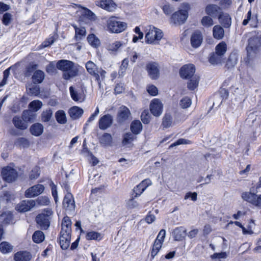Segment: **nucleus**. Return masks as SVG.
Masks as SVG:
<instances>
[{
	"label": "nucleus",
	"mask_w": 261,
	"mask_h": 261,
	"mask_svg": "<svg viewBox=\"0 0 261 261\" xmlns=\"http://www.w3.org/2000/svg\"><path fill=\"white\" fill-rule=\"evenodd\" d=\"M71 221L66 216L64 217L61 224V230L59 243L62 249L66 250L68 248L70 244L71 232Z\"/></svg>",
	"instance_id": "obj_1"
},
{
	"label": "nucleus",
	"mask_w": 261,
	"mask_h": 261,
	"mask_svg": "<svg viewBox=\"0 0 261 261\" xmlns=\"http://www.w3.org/2000/svg\"><path fill=\"white\" fill-rule=\"evenodd\" d=\"M57 69L63 71L62 77L66 80H69L77 75L79 69L75 64L67 60H61L56 63Z\"/></svg>",
	"instance_id": "obj_2"
},
{
	"label": "nucleus",
	"mask_w": 261,
	"mask_h": 261,
	"mask_svg": "<svg viewBox=\"0 0 261 261\" xmlns=\"http://www.w3.org/2000/svg\"><path fill=\"white\" fill-rule=\"evenodd\" d=\"M88 72L95 78L99 85L106 77V71L101 68L98 67L94 62L89 61L85 65Z\"/></svg>",
	"instance_id": "obj_3"
},
{
	"label": "nucleus",
	"mask_w": 261,
	"mask_h": 261,
	"mask_svg": "<svg viewBox=\"0 0 261 261\" xmlns=\"http://www.w3.org/2000/svg\"><path fill=\"white\" fill-rule=\"evenodd\" d=\"M190 9V6L188 3H183L181 5L180 9L174 13L171 17V20L174 24L184 23L188 17V11Z\"/></svg>",
	"instance_id": "obj_4"
},
{
	"label": "nucleus",
	"mask_w": 261,
	"mask_h": 261,
	"mask_svg": "<svg viewBox=\"0 0 261 261\" xmlns=\"http://www.w3.org/2000/svg\"><path fill=\"white\" fill-rule=\"evenodd\" d=\"M53 215L51 209L45 208L36 218L37 224L42 229H47L50 225V220Z\"/></svg>",
	"instance_id": "obj_5"
},
{
	"label": "nucleus",
	"mask_w": 261,
	"mask_h": 261,
	"mask_svg": "<svg viewBox=\"0 0 261 261\" xmlns=\"http://www.w3.org/2000/svg\"><path fill=\"white\" fill-rule=\"evenodd\" d=\"M108 30L112 33H120L127 28L125 22L118 21L115 17H111L107 21Z\"/></svg>",
	"instance_id": "obj_6"
},
{
	"label": "nucleus",
	"mask_w": 261,
	"mask_h": 261,
	"mask_svg": "<svg viewBox=\"0 0 261 261\" xmlns=\"http://www.w3.org/2000/svg\"><path fill=\"white\" fill-rule=\"evenodd\" d=\"M163 36L162 31L154 27L150 26L145 35V42L148 44H158Z\"/></svg>",
	"instance_id": "obj_7"
},
{
	"label": "nucleus",
	"mask_w": 261,
	"mask_h": 261,
	"mask_svg": "<svg viewBox=\"0 0 261 261\" xmlns=\"http://www.w3.org/2000/svg\"><path fill=\"white\" fill-rule=\"evenodd\" d=\"M146 70L147 72L148 76L153 80H157L159 78L160 66L158 63L156 62H149L146 64Z\"/></svg>",
	"instance_id": "obj_8"
},
{
	"label": "nucleus",
	"mask_w": 261,
	"mask_h": 261,
	"mask_svg": "<svg viewBox=\"0 0 261 261\" xmlns=\"http://www.w3.org/2000/svg\"><path fill=\"white\" fill-rule=\"evenodd\" d=\"M246 49L249 55H250L252 51L256 53L261 50V37L256 36L250 38Z\"/></svg>",
	"instance_id": "obj_9"
},
{
	"label": "nucleus",
	"mask_w": 261,
	"mask_h": 261,
	"mask_svg": "<svg viewBox=\"0 0 261 261\" xmlns=\"http://www.w3.org/2000/svg\"><path fill=\"white\" fill-rule=\"evenodd\" d=\"M2 175L5 180L9 182H11L16 179L18 174L15 169L7 166L2 169Z\"/></svg>",
	"instance_id": "obj_10"
},
{
	"label": "nucleus",
	"mask_w": 261,
	"mask_h": 261,
	"mask_svg": "<svg viewBox=\"0 0 261 261\" xmlns=\"http://www.w3.org/2000/svg\"><path fill=\"white\" fill-rule=\"evenodd\" d=\"M149 108L151 113L154 116L159 117L163 113V105L159 99L154 98L151 100Z\"/></svg>",
	"instance_id": "obj_11"
},
{
	"label": "nucleus",
	"mask_w": 261,
	"mask_h": 261,
	"mask_svg": "<svg viewBox=\"0 0 261 261\" xmlns=\"http://www.w3.org/2000/svg\"><path fill=\"white\" fill-rule=\"evenodd\" d=\"M44 190V187L41 184L34 185L25 192V196L27 198H32L40 195Z\"/></svg>",
	"instance_id": "obj_12"
},
{
	"label": "nucleus",
	"mask_w": 261,
	"mask_h": 261,
	"mask_svg": "<svg viewBox=\"0 0 261 261\" xmlns=\"http://www.w3.org/2000/svg\"><path fill=\"white\" fill-rule=\"evenodd\" d=\"M195 69L194 65L187 64L183 66L180 70L179 74L183 79H188L194 76Z\"/></svg>",
	"instance_id": "obj_13"
},
{
	"label": "nucleus",
	"mask_w": 261,
	"mask_h": 261,
	"mask_svg": "<svg viewBox=\"0 0 261 261\" xmlns=\"http://www.w3.org/2000/svg\"><path fill=\"white\" fill-rule=\"evenodd\" d=\"M36 205V202L34 200H23L18 203L16 209L20 212H25L30 211Z\"/></svg>",
	"instance_id": "obj_14"
},
{
	"label": "nucleus",
	"mask_w": 261,
	"mask_h": 261,
	"mask_svg": "<svg viewBox=\"0 0 261 261\" xmlns=\"http://www.w3.org/2000/svg\"><path fill=\"white\" fill-rule=\"evenodd\" d=\"M96 5L109 12H113L116 9V4L113 0H98Z\"/></svg>",
	"instance_id": "obj_15"
},
{
	"label": "nucleus",
	"mask_w": 261,
	"mask_h": 261,
	"mask_svg": "<svg viewBox=\"0 0 261 261\" xmlns=\"http://www.w3.org/2000/svg\"><path fill=\"white\" fill-rule=\"evenodd\" d=\"M63 205L66 211L72 212L74 210L75 206L74 200L70 193L67 192L65 195L63 201Z\"/></svg>",
	"instance_id": "obj_16"
},
{
	"label": "nucleus",
	"mask_w": 261,
	"mask_h": 261,
	"mask_svg": "<svg viewBox=\"0 0 261 261\" xmlns=\"http://www.w3.org/2000/svg\"><path fill=\"white\" fill-rule=\"evenodd\" d=\"M205 13L213 18L218 17L222 12L221 7L217 5L209 4L205 9Z\"/></svg>",
	"instance_id": "obj_17"
},
{
	"label": "nucleus",
	"mask_w": 261,
	"mask_h": 261,
	"mask_svg": "<svg viewBox=\"0 0 261 261\" xmlns=\"http://www.w3.org/2000/svg\"><path fill=\"white\" fill-rule=\"evenodd\" d=\"M113 121V117L110 114L103 115L99 120V128L102 130L106 129L112 125Z\"/></svg>",
	"instance_id": "obj_18"
},
{
	"label": "nucleus",
	"mask_w": 261,
	"mask_h": 261,
	"mask_svg": "<svg viewBox=\"0 0 261 261\" xmlns=\"http://www.w3.org/2000/svg\"><path fill=\"white\" fill-rule=\"evenodd\" d=\"M151 184V181L149 179H145L143 180L140 184L134 188V197H137L141 195L145 190Z\"/></svg>",
	"instance_id": "obj_19"
},
{
	"label": "nucleus",
	"mask_w": 261,
	"mask_h": 261,
	"mask_svg": "<svg viewBox=\"0 0 261 261\" xmlns=\"http://www.w3.org/2000/svg\"><path fill=\"white\" fill-rule=\"evenodd\" d=\"M69 92L73 100L81 102L84 100L85 95L82 89H74L72 86H71L69 88Z\"/></svg>",
	"instance_id": "obj_20"
},
{
	"label": "nucleus",
	"mask_w": 261,
	"mask_h": 261,
	"mask_svg": "<svg viewBox=\"0 0 261 261\" xmlns=\"http://www.w3.org/2000/svg\"><path fill=\"white\" fill-rule=\"evenodd\" d=\"M203 40V37L201 33L199 31H196L192 33L191 36V44L194 48L199 47Z\"/></svg>",
	"instance_id": "obj_21"
},
{
	"label": "nucleus",
	"mask_w": 261,
	"mask_h": 261,
	"mask_svg": "<svg viewBox=\"0 0 261 261\" xmlns=\"http://www.w3.org/2000/svg\"><path fill=\"white\" fill-rule=\"evenodd\" d=\"M130 116V112L129 109L125 106H122L118 110L117 121L119 123L124 122L128 119Z\"/></svg>",
	"instance_id": "obj_22"
},
{
	"label": "nucleus",
	"mask_w": 261,
	"mask_h": 261,
	"mask_svg": "<svg viewBox=\"0 0 261 261\" xmlns=\"http://www.w3.org/2000/svg\"><path fill=\"white\" fill-rule=\"evenodd\" d=\"M32 258V254L27 251H19L15 253V261H30Z\"/></svg>",
	"instance_id": "obj_23"
},
{
	"label": "nucleus",
	"mask_w": 261,
	"mask_h": 261,
	"mask_svg": "<svg viewBox=\"0 0 261 261\" xmlns=\"http://www.w3.org/2000/svg\"><path fill=\"white\" fill-rule=\"evenodd\" d=\"M219 22L225 28H229L231 24V18L230 15L223 12L220 14L218 17Z\"/></svg>",
	"instance_id": "obj_24"
},
{
	"label": "nucleus",
	"mask_w": 261,
	"mask_h": 261,
	"mask_svg": "<svg viewBox=\"0 0 261 261\" xmlns=\"http://www.w3.org/2000/svg\"><path fill=\"white\" fill-rule=\"evenodd\" d=\"M173 237L176 241L182 240L187 235V231L182 227L176 228L173 232Z\"/></svg>",
	"instance_id": "obj_25"
},
{
	"label": "nucleus",
	"mask_w": 261,
	"mask_h": 261,
	"mask_svg": "<svg viewBox=\"0 0 261 261\" xmlns=\"http://www.w3.org/2000/svg\"><path fill=\"white\" fill-rule=\"evenodd\" d=\"M81 153L84 156L87 158L88 161L91 163L92 166H95L99 163L98 160L88 150V148H83Z\"/></svg>",
	"instance_id": "obj_26"
},
{
	"label": "nucleus",
	"mask_w": 261,
	"mask_h": 261,
	"mask_svg": "<svg viewBox=\"0 0 261 261\" xmlns=\"http://www.w3.org/2000/svg\"><path fill=\"white\" fill-rule=\"evenodd\" d=\"M12 220L13 215L12 212L9 211L3 212L0 215V223L2 224H9Z\"/></svg>",
	"instance_id": "obj_27"
},
{
	"label": "nucleus",
	"mask_w": 261,
	"mask_h": 261,
	"mask_svg": "<svg viewBox=\"0 0 261 261\" xmlns=\"http://www.w3.org/2000/svg\"><path fill=\"white\" fill-rule=\"evenodd\" d=\"M84 113L82 109L74 106L70 108L69 110V114L72 119H76L82 116Z\"/></svg>",
	"instance_id": "obj_28"
},
{
	"label": "nucleus",
	"mask_w": 261,
	"mask_h": 261,
	"mask_svg": "<svg viewBox=\"0 0 261 261\" xmlns=\"http://www.w3.org/2000/svg\"><path fill=\"white\" fill-rule=\"evenodd\" d=\"M30 132L35 136H39L43 132V126L39 123L33 124L30 127Z\"/></svg>",
	"instance_id": "obj_29"
},
{
	"label": "nucleus",
	"mask_w": 261,
	"mask_h": 261,
	"mask_svg": "<svg viewBox=\"0 0 261 261\" xmlns=\"http://www.w3.org/2000/svg\"><path fill=\"white\" fill-rule=\"evenodd\" d=\"M13 123L16 128L22 130L26 129L28 126L25 121L18 116H15L13 118Z\"/></svg>",
	"instance_id": "obj_30"
},
{
	"label": "nucleus",
	"mask_w": 261,
	"mask_h": 261,
	"mask_svg": "<svg viewBox=\"0 0 261 261\" xmlns=\"http://www.w3.org/2000/svg\"><path fill=\"white\" fill-rule=\"evenodd\" d=\"M214 37L218 40L223 38L224 35V31L222 27L219 25H216L213 29Z\"/></svg>",
	"instance_id": "obj_31"
},
{
	"label": "nucleus",
	"mask_w": 261,
	"mask_h": 261,
	"mask_svg": "<svg viewBox=\"0 0 261 261\" xmlns=\"http://www.w3.org/2000/svg\"><path fill=\"white\" fill-rule=\"evenodd\" d=\"M238 55L236 53H231L226 62V66L227 68H233L238 62Z\"/></svg>",
	"instance_id": "obj_32"
},
{
	"label": "nucleus",
	"mask_w": 261,
	"mask_h": 261,
	"mask_svg": "<svg viewBox=\"0 0 261 261\" xmlns=\"http://www.w3.org/2000/svg\"><path fill=\"white\" fill-rule=\"evenodd\" d=\"M44 79V73L42 71L40 70L35 71L32 75L33 82L35 84L41 83L43 82Z\"/></svg>",
	"instance_id": "obj_33"
},
{
	"label": "nucleus",
	"mask_w": 261,
	"mask_h": 261,
	"mask_svg": "<svg viewBox=\"0 0 261 261\" xmlns=\"http://www.w3.org/2000/svg\"><path fill=\"white\" fill-rule=\"evenodd\" d=\"M142 129V125L139 120L133 121L130 125V129L134 134H139Z\"/></svg>",
	"instance_id": "obj_34"
},
{
	"label": "nucleus",
	"mask_w": 261,
	"mask_h": 261,
	"mask_svg": "<svg viewBox=\"0 0 261 261\" xmlns=\"http://www.w3.org/2000/svg\"><path fill=\"white\" fill-rule=\"evenodd\" d=\"M13 246L7 242H3L0 244V251L3 254H7L12 251Z\"/></svg>",
	"instance_id": "obj_35"
},
{
	"label": "nucleus",
	"mask_w": 261,
	"mask_h": 261,
	"mask_svg": "<svg viewBox=\"0 0 261 261\" xmlns=\"http://www.w3.org/2000/svg\"><path fill=\"white\" fill-rule=\"evenodd\" d=\"M227 50V45L224 41H222L216 45L215 47V53L224 56Z\"/></svg>",
	"instance_id": "obj_36"
},
{
	"label": "nucleus",
	"mask_w": 261,
	"mask_h": 261,
	"mask_svg": "<svg viewBox=\"0 0 261 261\" xmlns=\"http://www.w3.org/2000/svg\"><path fill=\"white\" fill-rule=\"evenodd\" d=\"M55 117L59 123L64 124L67 122L65 113L63 110L58 111L55 114Z\"/></svg>",
	"instance_id": "obj_37"
},
{
	"label": "nucleus",
	"mask_w": 261,
	"mask_h": 261,
	"mask_svg": "<svg viewBox=\"0 0 261 261\" xmlns=\"http://www.w3.org/2000/svg\"><path fill=\"white\" fill-rule=\"evenodd\" d=\"M199 84V79L196 75L190 77V80L188 83V88L190 90H193L196 88Z\"/></svg>",
	"instance_id": "obj_38"
},
{
	"label": "nucleus",
	"mask_w": 261,
	"mask_h": 261,
	"mask_svg": "<svg viewBox=\"0 0 261 261\" xmlns=\"http://www.w3.org/2000/svg\"><path fill=\"white\" fill-rule=\"evenodd\" d=\"M45 236L43 232L40 230L36 231L32 236L33 241L36 243H40L44 240Z\"/></svg>",
	"instance_id": "obj_39"
},
{
	"label": "nucleus",
	"mask_w": 261,
	"mask_h": 261,
	"mask_svg": "<svg viewBox=\"0 0 261 261\" xmlns=\"http://www.w3.org/2000/svg\"><path fill=\"white\" fill-rule=\"evenodd\" d=\"M35 115L33 112L29 110H25L23 112L22 115V119L27 123L33 121L35 118Z\"/></svg>",
	"instance_id": "obj_40"
},
{
	"label": "nucleus",
	"mask_w": 261,
	"mask_h": 261,
	"mask_svg": "<svg viewBox=\"0 0 261 261\" xmlns=\"http://www.w3.org/2000/svg\"><path fill=\"white\" fill-rule=\"evenodd\" d=\"M222 56L215 53H212L210 57L209 62L213 65H216L221 63Z\"/></svg>",
	"instance_id": "obj_41"
},
{
	"label": "nucleus",
	"mask_w": 261,
	"mask_h": 261,
	"mask_svg": "<svg viewBox=\"0 0 261 261\" xmlns=\"http://www.w3.org/2000/svg\"><path fill=\"white\" fill-rule=\"evenodd\" d=\"M255 197L256 194L249 192H243L241 195V197L244 200L246 201L251 204H252L254 198Z\"/></svg>",
	"instance_id": "obj_42"
},
{
	"label": "nucleus",
	"mask_w": 261,
	"mask_h": 261,
	"mask_svg": "<svg viewBox=\"0 0 261 261\" xmlns=\"http://www.w3.org/2000/svg\"><path fill=\"white\" fill-rule=\"evenodd\" d=\"M86 238L88 240H100L102 238V237L100 233L92 231L87 233Z\"/></svg>",
	"instance_id": "obj_43"
},
{
	"label": "nucleus",
	"mask_w": 261,
	"mask_h": 261,
	"mask_svg": "<svg viewBox=\"0 0 261 261\" xmlns=\"http://www.w3.org/2000/svg\"><path fill=\"white\" fill-rule=\"evenodd\" d=\"M53 116V111L48 109L43 111L41 114V120L43 122H48Z\"/></svg>",
	"instance_id": "obj_44"
},
{
	"label": "nucleus",
	"mask_w": 261,
	"mask_h": 261,
	"mask_svg": "<svg viewBox=\"0 0 261 261\" xmlns=\"http://www.w3.org/2000/svg\"><path fill=\"white\" fill-rule=\"evenodd\" d=\"M42 106V103L39 100H35L29 103V107L33 112H37Z\"/></svg>",
	"instance_id": "obj_45"
},
{
	"label": "nucleus",
	"mask_w": 261,
	"mask_h": 261,
	"mask_svg": "<svg viewBox=\"0 0 261 261\" xmlns=\"http://www.w3.org/2000/svg\"><path fill=\"white\" fill-rule=\"evenodd\" d=\"M172 124V118L170 114H166L163 117L162 125L164 127L168 128L171 126Z\"/></svg>",
	"instance_id": "obj_46"
},
{
	"label": "nucleus",
	"mask_w": 261,
	"mask_h": 261,
	"mask_svg": "<svg viewBox=\"0 0 261 261\" xmlns=\"http://www.w3.org/2000/svg\"><path fill=\"white\" fill-rule=\"evenodd\" d=\"M163 243L159 241H154L152 249L151 252V255L154 257L158 253L162 246Z\"/></svg>",
	"instance_id": "obj_47"
},
{
	"label": "nucleus",
	"mask_w": 261,
	"mask_h": 261,
	"mask_svg": "<svg viewBox=\"0 0 261 261\" xmlns=\"http://www.w3.org/2000/svg\"><path fill=\"white\" fill-rule=\"evenodd\" d=\"M201 23L203 26L206 28H209L214 24L212 17L209 15L203 17L201 20Z\"/></svg>",
	"instance_id": "obj_48"
},
{
	"label": "nucleus",
	"mask_w": 261,
	"mask_h": 261,
	"mask_svg": "<svg viewBox=\"0 0 261 261\" xmlns=\"http://www.w3.org/2000/svg\"><path fill=\"white\" fill-rule=\"evenodd\" d=\"M73 27L75 32V37L77 40L86 35V31L84 27L77 28L76 25H73Z\"/></svg>",
	"instance_id": "obj_49"
},
{
	"label": "nucleus",
	"mask_w": 261,
	"mask_h": 261,
	"mask_svg": "<svg viewBox=\"0 0 261 261\" xmlns=\"http://www.w3.org/2000/svg\"><path fill=\"white\" fill-rule=\"evenodd\" d=\"M112 141V137L111 134L105 133L100 138V141L101 144L106 145H109Z\"/></svg>",
	"instance_id": "obj_50"
},
{
	"label": "nucleus",
	"mask_w": 261,
	"mask_h": 261,
	"mask_svg": "<svg viewBox=\"0 0 261 261\" xmlns=\"http://www.w3.org/2000/svg\"><path fill=\"white\" fill-rule=\"evenodd\" d=\"M192 142L190 140L184 138H181L172 143L169 147H175L180 145H191Z\"/></svg>",
	"instance_id": "obj_51"
},
{
	"label": "nucleus",
	"mask_w": 261,
	"mask_h": 261,
	"mask_svg": "<svg viewBox=\"0 0 261 261\" xmlns=\"http://www.w3.org/2000/svg\"><path fill=\"white\" fill-rule=\"evenodd\" d=\"M87 40L89 44L94 47H97L100 44L99 39L93 34L89 35Z\"/></svg>",
	"instance_id": "obj_52"
},
{
	"label": "nucleus",
	"mask_w": 261,
	"mask_h": 261,
	"mask_svg": "<svg viewBox=\"0 0 261 261\" xmlns=\"http://www.w3.org/2000/svg\"><path fill=\"white\" fill-rule=\"evenodd\" d=\"M123 45V44L120 41H115L110 44L107 47L109 50L116 51Z\"/></svg>",
	"instance_id": "obj_53"
},
{
	"label": "nucleus",
	"mask_w": 261,
	"mask_h": 261,
	"mask_svg": "<svg viewBox=\"0 0 261 261\" xmlns=\"http://www.w3.org/2000/svg\"><path fill=\"white\" fill-rule=\"evenodd\" d=\"M36 203L40 205H48L50 203V201L48 197L47 196H41L38 197L36 201Z\"/></svg>",
	"instance_id": "obj_54"
},
{
	"label": "nucleus",
	"mask_w": 261,
	"mask_h": 261,
	"mask_svg": "<svg viewBox=\"0 0 261 261\" xmlns=\"http://www.w3.org/2000/svg\"><path fill=\"white\" fill-rule=\"evenodd\" d=\"M228 256V253L226 252H221L219 253H215L211 255V258L213 260L225 259Z\"/></svg>",
	"instance_id": "obj_55"
},
{
	"label": "nucleus",
	"mask_w": 261,
	"mask_h": 261,
	"mask_svg": "<svg viewBox=\"0 0 261 261\" xmlns=\"http://www.w3.org/2000/svg\"><path fill=\"white\" fill-rule=\"evenodd\" d=\"M191 100L188 97H184L180 101V106L183 109L189 108L191 105Z\"/></svg>",
	"instance_id": "obj_56"
},
{
	"label": "nucleus",
	"mask_w": 261,
	"mask_h": 261,
	"mask_svg": "<svg viewBox=\"0 0 261 261\" xmlns=\"http://www.w3.org/2000/svg\"><path fill=\"white\" fill-rule=\"evenodd\" d=\"M15 145L16 146L26 147L31 145V144L28 139L24 138H19L17 139L15 143Z\"/></svg>",
	"instance_id": "obj_57"
},
{
	"label": "nucleus",
	"mask_w": 261,
	"mask_h": 261,
	"mask_svg": "<svg viewBox=\"0 0 261 261\" xmlns=\"http://www.w3.org/2000/svg\"><path fill=\"white\" fill-rule=\"evenodd\" d=\"M135 198L134 195L133 196L132 198L129 199L126 202V206L128 208L133 209L138 208L139 206V203L134 200V198Z\"/></svg>",
	"instance_id": "obj_58"
},
{
	"label": "nucleus",
	"mask_w": 261,
	"mask_h": 261,
	"mask_svg": "<svg viewBox=\"0 0 261 261\" xmlns=\"http://www.w3.org/2000/svg\"><path fill=\"white\" fill-rule=\"evenodd\" d=\"M37 65L36 64H30L26 68L24 71V75L25 76H30L31 75L32 73L35 72V70L37 69Z\"/></svg>",
	"instance_id": "obj_59"
},
{
	"label": "nucleus",
	"mask_w": 261,
	"mask_h": 261,
	"mask_svg": "<svg viewBox=\"0 0 261 261\" xmlns=\"http://www.w3.org/2000/svg\"><path fill=\"white\" fill-rule=\"evenodd\" d=\"M134 139V135L131 133L126 134L123 137L122 143L123 145H126L130 144Z\"/></svg>",
	"instance_id": "obj_60"
},
{
	"label": "nucleus",
	"mask_w": 261,
	"mask_h": 261,
	"mask_svg": "<svg viewBox=\"0 0 261 261\" xmlns=\"http://www.w3.org/2000/svg\"><path fill=\"white\" fill-rule=\"evenodd\" d=\"M141 120L144 124H148L150 120V116L147 111H144L141 115Z\"/></svg>",
	"instance_id": "obj_61"
},
{
	"label": "nucleus",
	"mask_w": 261,
	"mask_h": 261,
	"mask_svg": "<svg viewBox=\"0 0 261 261\" xmlns=\"http://www.w3.org/2000/svg\"><path fill=\"white\" fill-rule=\"evenodd\" d=\"M12 19V15L9 13H6L4 14L2 22L5 25H8Z\"/></svg>",
	"instance_id": "obj_62"
},
{
	"label": "nucleus",
	"mask_w": 261,
	"mask_h": 261,
	"mask_svg": "<svg viewBox=\"0 0 261 261\" xmlns=\"http://www.w3.org/2000/svg\"><path fill=\"white\" fill-rule=\"evenodd\" d=\"M50 188L51 189L52 195L54 198L55 202L57 203L58 202V198L57 186L52 181L50 184Z\"/></svg>",
	"instance_id": "obj_63"
},
{
	"label": "nucleus",
	"mask_w": 261,
	"mask_h": 261,
	"mask_svg": "<svg viewBox=\"0 0 261 261\" xmlns=\"http://www.w3.org/2000/svg\"><path fill=\"white\" fill-rule=\"evenodd\" d=\"M27 90L29 92L35 96L38 95L40 92V88L38 86H33L31 87L27 88Z\"/></svg>",
	"instance_id": "obj_64"
}]
</instances>
